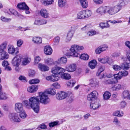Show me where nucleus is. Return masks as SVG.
Segmentation results:
<instances>
[{
  "label": "nucleus",
  "instance_id": "obj_1",
  "mask_svg": "<svg viewBox=\"0 0 130 130\" xmlns=\"http://www.w3.org/2000/svg\"><path fill=\"white\" fill-rule=\"evenodd\" d=\"M50 101L48 95L46 91L39 93L38 96H33L30 98L28 100L23 101L26 107L28 109L31 108L34 112L38 113L39 111V103L46 105L48 104Z\"/></svg>",
  "mask_w": 130,
  "mask_h": 130
},
{
  "label": "nucleus",
  "instance_id": "obj_2",
  "mask_svg": "<svg viewBox=\"0 0 130 130\" xmlns=\"http://www.w3.org/2000/svg\"><path fill=\"white\" fill-rule=\"evenodd\" d=\"M121 8V6L119 5L112 7L105 6L106 14L110 15H114L119 11Z\"/></svg>",
  "mask_w": 130,
  "mask_h": 130
},
{
  "label": "nucleus",
  "instance_id": "obj_3",
  "mask_svg": "<svg viewBox=\"0 0 130 130\" xmlns=\"http://www.w3.org/2000/svg\"><path fill=\"white\" fill-rule=\"evenodd\" d=\"M84 47L83 46H79L76 44L72 45L70 50L71 53L70 55L75 57H77L80 56L79 51L83 50Z\"/></svg>",
  "mask_w": 130,
  "mask_h": 130
},
{
  "label": "nucleus",
  "instance_id": "obj_4",
  "mask_svg": "<svg viewBox=\"0 0 130 130\" xmlns=\"http://www.w3.org/2000/svg\"><path fill=\"white\" fill-rule=\"evenodd\" d=\"M9 117L10 120L13 122L19 123L21 121L19 115L17 113H10L9 115Z\"/></svg>",
  "mask_w": 130,
  "mask_h": 130
},
{
  "label": "nucleus",
  "instance_id": "obj_5",
  "mask_svg": "<svg viewBox=\"0 0 130 130\" xmlns=\"http://www.w3.org/2000/svg\"><path fill=\"white\" fill-rule=\"evenodd\" d=\"M22 55L19 54L14 57L13 59L12 63L14 66H19L21 63L22 59Z\"/></svg>",
  "mask_w": 130,
  "mask_h": 130
},
{
  "label": "nucleus",
  "instance_id": "obj_6",
  "mask_svg": "<svg viewBox=\"0 0 130 130\" xmlns=\"http://www.w3.org/2000/svg\"><path fill=\"white\" fill-rule=\"evenodd\" d=\"M98 93L96 91H93L87 96V100L90 101H93L97 99Z\"/></svg>",
  "mask_w": 130,
  "mask_h": 130
},
{
  "label": "nucleus",
  "instance_id": "obj_7",
  "mask_svg": "<svg viewBox=\"0 0 130 130\" xmlns=\"http://www.w3.org/2000/svg\"><path fill=\"white\" fill-rule=\"evenodd\" d=\"M68 94L66 92L61 91L57 93L56 95V98L58 100H63L67 96Z\"/></svg>",
  "mask_w": 130,
  "mask_h": 130
},
{
  "label": "nucleus",
  "instance_id": "obj_8",
  "mask_svg": "<svg viewBox=\"0 0 130 130\" xmlns=\"http://www.w3.org/2000/svg\"><path fill=\"white\" fill-rule=\"evenodd\" d=\"M76 65L74 63L69 64L66 67V71L69 72H73L76 70Z\"/></svg>",
  "mask_w": 130,
  "mask_h": 130
},
{
  "label": "nucleus",
  "instance_id": "obj_9",
  "mask_svg": "<svg viewBox=\"0 0 130 130\" xmlns=\"http://www.w3.org/2000/svg\"><path fill=\"white\" fill-rule=\"evenodd\" d=\"M108 49V46L104 44L99 47L95 50V52L97 54H100L101 52L105 51Z\"/></svg>",
  "mask_w": 130,
  "mask_h": 130
},
{
  "label": "nucleus",
  "instance_id": "obj_10",
  "mask_svg": "<svg viewBox=\"0 0 130 130\" xmlns=\"http://www.w3.org/2000/svg\"><path fill=\"white\" fill-rule=\"evenodd\" d=\"M14 109L17 113H18L23 110V106L22 104L20 102L15 103L14 105Z\"/></svg>",
  "mask_w": 130,
  "mask_h": 130
},
{
  "label": "nucleus",
  "instance_id": "obj_11",
  "mask_svg": "<svg viewBox=\"0 0 130 130\" xmlns=\"http://www.w3.org/2000/svg\"><path fill=\"white\" fill-rule=\"evenodd\" d=\"M39 14L42 17L47 18L49 16V13L48 10L45 8H42L40 10Z\"/></svg>",
  "mask_w": 130,
  "mask_h": 130
},
{
  "label": "nucleus",
  "instance_id": "obj_12",
  "mask_svg": "<svg viewBox=\"0 0 130 130\" xmlns=\"http://www.w3.org/2000/svg\"><path fill=\"white\" fill-rule=\"evenodd\" d=\"M91 102L90 105V108L91 109L95 110L100 106L99 103L100 101L98 100Z\"/></svg>",
  "mask_w": 130,
  "mask_h": 130
},
{
  "label": "nucleus",
  "instance_id": "obj_13",
  "mask_svg": "<svg viewBox=\"0 0 130 130\" xmlns=\"http://www.w3.org/2000/svg\"><path fill=\"white\" fill-rule=\"evenodd\" d=\"M96 12L101 15L106 14L105 6H101L98 8L96 10Z\"/></svg>",
  "mask_w": 130,
  "mask_h": 130
},
{
  "label": "nucleus",
  "instance_id": "obj_14",
  "mask_svg": "<svg viewBox=\"0 0 130 130\" xmlns=\"http://www.w3.org/2000/svg\"><path fill=\"white\" fill-rule=\"evenodd\" d=\"M110 58L109 57L106 56L102 58H99L98 60L101 63L103 64L107 63L110 64Z\"/></svg>",
  "mask_w": 130,
  "mask_h": 130
},
{
  "label": "nucleus",
  "instance_id": "obj_15",
  "mask_svg": "<svg viewBox=\"0 0 130 130\" xmlns=\"http://www.w3.org/2000/svg\"><path fill=\"white\" fill-rule=\"evenodd\" d=\"M38 67L40 70L42 72L47 71L49 70V68L48 66L41 63H40L38 64Z\"/></svg>",
  "mask_w": 130,
  "mask_h": 130
},
{
  "label": "nucleus",
  "instance_id": "obj_16",
  "mask_svg": "<svg viewBox=\"0 0 130 130\" xmlns=\"http://www.w3.org/2000/svg\"><path fill=\"white\" fill-rule=\"evenodd\" d=\"M60 78L59 76L56 75H53L47 76L46 79L47 80H50L53 82L56 81L58 80Z\"/></svg>",
  "mask_w": 130,
  "mask_h": 130
},
{
  "label": "nucleus",
  "instance_id": "obj_17",
  "mask_svg": "<svg viewBox=\"0 0 130 130\" xmlns=\"http://www.w3.org/2000/svg\"><path fill=\"white\" fill-rule=\"evenodd\" d=\"M9 57V55L6 51L0 52V60L7 59Z\"/></svg>",
  "mask_w": 130,
  "mask_h": 130
},
{
  "label": "nucleus",
  "instance_id": "obj_18",
  "mask_svg": "<svg viewBox=\"0 0 130 130\" xmlns=\"http://www.w3.org/2000/svg\"><path fill=\"white\" fill-rule=\"evenodd\" d=\"M44 53L46 55H51L52 53V49L51 47L49 45L45 46L44 48Z\"/></svg>",
  "mask_w": 130,
  "mask_h": 130
},
{
  "label": "nucleus",
  "instance_id": "obj_19",
  "mask_svg": "<svg viewBox=\"0 0 130 130\" xmlns=\"http://www.w3.org/2000/svg\"><path fill=\"white\" fill-rule=\"evenodd\" d=\"M38 89V86L37 85H34L30 86L28 87L27 90L30 93H33L36 92Z\"/></svg>",
  "mask_w": 130,
  "mask_h": 130
},
{
  "label": "nucleus",
  "instance_id": "obj_20",
  "mask_svg": "<svg viewBox=\"0 0 130 130\" xmlns=\"http://www.w3.org/2000/svg\"><path fill=\"white\" fill-rule=\"evenodd\" d=\"M7 48L8 52L9 54H14L15 51V48L13 45H8Z\"/></svg>",
  "mask_w": 130,
  "mask_h": 130
},
{
  "label": "nucleus",
  "instance_id": "obj_21",
  "mask_svg": "<svg viewBox=\"0 0 130 130\" xmlns=\"http://www.w3.org/2000/svg\"><path fill=\"white\" fill-rule=\"evenodd\" d=\"M17 7L19 9L22 10L29 9V8L25 2L20 3H19L17 5Z\"/></svg>",
  "mask_w": 130,
  "mask_h": 130
},
{
  "label": "nucleus",
  "instance_id": "obj_22",
  "mask_svg": "<svg viewBox=\"0 0 130 130\" xmlns=\"http://www.w3.org/2000/svg\"><path fill=\"white\" fill-rule=\"evenodd\" d=\"M22 64L23 66H25L27 64L30 62L31 60V59L29 58L28 57H26L24 58H22Z\"/></svg>",
  "mask_w": 130,
  "mask_h": 130
},
{
  "label": "nucleus",
  "instance_id": "obj_23",
  "mask_svg": "<svg viewBox=\"0 0 130 130\" xmlns=\"http://www.w3.org/2000/svg\"><path fill=\"white\" fill-rule=\"evenodd\" d=\"M74 34L73 31H70L68 32L65 41L66 42H68L71 40Z\"/></svg>",
  "mask_w": 130,
  "mask_h": 130
},
{
  "label": "nucleus",
  "instance_id": "obj_24",
  "mask_svg": "<svg viewBox=\"0 0 130 130\" xmlns=\"http://www.w3.org/2000/svg\"><path fill=\"white\" fill-rule=\"evenodd\" d=\"M77 18L79 19L86 18L84 10H82L79 12L77 14Z\"/></svg>",
  "mask_w": 130,
  "mask_h": 130
},
{
  "label": "nucleus",
  "instance_id": "obj_25",
  "mask_svg": "<svg viewBox=\"0 0 130 130\" xmlns=\"http://www.w3.org/2000/svg\"><path fill=\"white\" fill-rule=\"evenodd\" d=\"M47 23V21L44 20H36L34 23V25H40L45 24Z\"/></svg>",
  "mask_w": 130,
  "mask_h": 130
},
{
  "label": "nucleus",
  "instance_id": "obj_26",
  "mask_svg": "<svg viewBox=\"0 0 130 130\" xmlns=\"http://www.w3.org/2000/svg\"><path fill=\"white\" fill-rule=\"evenodd\" d=\"M97 62L95 60H93L89 62V66L91 69H93L95 68Z\"/></svg>",
  "mask_w": 130,
  "mask_h": 130
},
{
  "label": "nucleus",
  "instance_id": "obj_27",
  "mask_svg": "<svg viewBox=\"0 0 130 130\" xmlns=\"http://www.w3.org/2000/svg\"><path fill=\"white\" fill-rule=\"evenodd\" d=\"M7 42L4 41L0 45V52L5 51L6 48Z\"/></svg>",
  "mask_w": 130,
  "mask_h": 130
},
{
  "label": "nucleus",
  "instance_id": "obj_28",
  "mask_svg": "<svg viewBox=\"0 0 130 130\" xmlns=\"http://www.w3.org/2000/svg\"><path fill=\"white\" fill-rule=\"evenodd\" d=\"M32 40L34 43L38 44H41L42 42V38L39 37H34Z\"/></svg>",
  "mask_w": 130,
  "mask_h": 130
},
{
  "label": "nucleus",
  "instance_id": "obj_29",
  "mask_svg": "<svg viewBox=\"0 0 130 130\" xmlns=\"http://www.w3.org/2000/svg\"><path fill=\"white\" fill-rule=\"evenodd\" d=\"M124 115V113L122 111L117 110L114 111L112 114L114 116L121 117H122Z\"/></svg>",
  "mask_w": 130,
  "mask_h": 130
},
{
  "label": "nucleus",
  "instance_id": "obj_30",
  "mask_svg": "<svg viewBox=\"0 0 130 130\" xmlns=\"http://www.w3.org/2000/svg\"><path fill=\"white\" fill-rule=\"evenodd\" d=\"M54 0H41L42 4L45 6L48 5L53 4Z\"/></svg>",
  "mask_w": 130,
  "mask_h": 130
},
{
  "label": "nucleus",
  "instance_id": "obj_31",
  "mask_svg": "<svg viewBox=\"0 0 130 130\" xmlns=\"http://www.w3.org/2000/svg\"><path fill=\"white\" fill-rule=\"evenodd\" d=\"M44 62L49 66L51 65L54 63L53 60L51 58L45 59H44Z\"/></svg>",
  "mask_w": 130,
  "mask_h": 130
},
{
  "label": "nucleus",
  "instance_id": "obj_32",
  "mask_svg": "<svg viewBox=\"0 0 130 130\" xmlns=\"http://www.w3.org/2000/svg\"><path fill=\"white\" fill-rule=\"evenodd\" d=\"M61 77L65 79L68 80L71 78V76L69 74L67 73H63L61 75Z\"/></svg>",
  "mask_w": 130,
  "mask_h": 130
},
{
  "label": "nucleus",
  "instance_id": "obj_33",
  "mask_svg": "<svg viewBox=\"0 0 130 130\" xmlns=\"http://www.w3.org/2000/svg\"><path fill=\"white\" fill-rule=\"evenodd\" d=\"M122 71H120L118 73L114 75V78L117 80L121 79L123 77Z\"/></svg>",
  "mask_w": 130,
  "mask_h": 130
},
{
  "label": "nucleus",
  "instance_id": "obj_34",
  "mask_svg": "<svg viewBox=\"0 0 130 130\" xmlns=\"http://www.w3.org/2000/svg\"><path fill=\"white\" fill-rule=\"evenodd\" d=\"M59 68V67H55L52 68L51 70L52 72L54 74V75H56V76H59V75H58Z\"/></svg>",
  "mask_w": 130,
  "mask_h": 130
},
{
  "label": "nucleus",
  "instance_id": "obj_35",
  "mask_svg": "<svg viewBox=\"0 0 130 130\" xmlns=\"http://www.w3.org/2000/svg\"><path fill=\"white\" fill-rule=\"evenodd\" d=\"M111 95V94L110 92L107 91H106L103 94V99L105 100H108Z\"/></svg>",
  "mask_w": 130,
  "mask_h": 130
},
{
  "label": "nucleus",
  "instance_id": "obj_36",
  "mask_svg": "<svg viewBox=\"0 0 130 130\" xmlns=\"http://www.w3.org/2000/svg\"><path fill=\"white\" fill-rule=\"evenodd\" d=\"M58 6L62 7L65 6L66 4V0H58Z\"/></svg>",
  "mask_w": 130,
  "mask_h": 130
},
{
  "label": "nucleus",
  "instance_id": "obj_37",
  "mask_svg": "<svg viewBox=\"0 0 130 130\" xmlns=\"http://www.w3.org/2000/svg\"><path fill=\"white\" fill-rule=\"evenodd\" d=\"M129 92L127 90L124 91L122 93V96L124 99H129Z\"/></svg>",
  "mask_w": 130,
  "mask_h": 130
},
{
  "label": "nucleus",
  "instance_id": "obj_38",
  "mask_svg": "<svg viewBox=\"0 0 130 130\" xmlns=\"http://www.w3.org/2000/svg\"><path fill=\"white\" fill-rule=\"evenodd\" d=\"M123 66L122 65L119 66L117 64H115L112 66L113 69L115 71H118L122 69Z\"/></svg>",
  "mask_w": 130,
  "mask_h": 130
},
{
  "label": "nucleus",
  "instance_id": "obj_39",
  "mask_svg": "<svg viewBox=\"0 0 130 130\" xmlns=\"http://www.w3.org/2000/svg\"><path fill=\"white\" fill-rule=\"evenodd\" d=\"M18 113H20L19 116L21 118L25 119L27 117V115L24 109Z\"/></svg>",
  "mask_w": 130,
  "mask_h": 130
},
{
  "label": "nucleus",
  "instance_id": "obj_40",
  "mask_svg": "<svg viewBox=\"0 0 130 130\" xmlns=\"http://www.w3.org/2000/svg\"><path fill=\"white\" fill-rule=\"evenodd\" d=\"M100 27L102 29L109 27L110 26L108 23H107L101 22L99 24Z\"/></svg>",
  "mask_w": 130,
  "mask_h": 130
},
{
  "label": "nucleus",
  "instance_id": "obj_41",
  "mask_svg": "<svg viewBox=\"0 0 130 130\" xmlns=\"http://www.w3.org/2000/svg\"><path fill=\"white\" fill-rule=\"evenodd\" d=\"M122 65L123 66L122 68L123 70H127L130 68V63L124 62L122 64Z\"/></svg>",
  "mask_w": 130,
  "mask_h": 130
},
{
  "label": "nucleus",
  "instance_id": "obj_42",
  "mask_svg": "<svg viewBox=\"0 0 130 130\" xmlns=\"http://www.w3.org/2000/svg\"><path fill=\"white\" fill-rule=\"evenodd\" d=\"M8 98V96L6 94L3 92H0V100H6Z\"/></svg>",
  "mask_w": 130,
  "mask_h": 130
},
{
  "label": "nucleus",
  "instance_id": "obj_43",
  "mask_svg": "<svg viewBox=\"0 0 130 130\" xmlns=\"http://www.w3.org/2000/svg\"><path fill=\"white\" fill-rule=\"evenodd\" d=\"M113 123L116 126H120L121 123L118 120V118L116 117H115L113 120Z\"/></svg>",
  "mask_w": 130,
  "mask_h": 130
},
{
  "label": "nucleus",
  "instance_id": "obj_44",
  "mask_svg": "<svg viewBox=\"0 0 130 130\" xmlns=\"http://www.w3.org/2000/svg\"><path fill=\"white\" fill-rule=\"evenodd\" d=\"M76 83L75 82L72 80L69 81L67 83V85L68 87H73Z\"/></svg>",
  "mask_w": 130,
  "mask_h": 130
},
{
  "label": "nucleus",
  "instance_id": "obj_45",
  "mask_svg": "<svg viewBox=\"0 0 130 130\" xmlns=\"http://www.w3.org/2000/svg\"><path fill=\"white\" fill-rule=\"evenodd\" d=\"M89 57V56L87 54H84L81 55L80 56V58L84 60H88Z\"/></svg>",
  "mask_w": 130,
  "mask_h": 130
},
{
  "label": "nucleus",
  "instance_id": "obj_46",
  "mask_svg": "<svg viewBox=\"0 0 130 130\" xmlns=\"http://www.w3.org/2000/svg\"><path fill=\"white\" fill-rule=\"evenodd\" d=\"M40 82L39 79H34L29 80V83L31 84H34L39 83Z\"/></svg>",
  "mask_w": 130,
  "mask_h": 130
},
{
  "label": "nucleus",
  "instance_id": "obj_47",
  "mask_svg": "<svg viewBox=\"0 0 130 130\" xmlns=\"http://www.w3.org/2000/svg\"><path fill=\"white\" fill-rule=\"evenodd\" d=\"M121 88V86L120 84H117L115 85L112 88V89L113 91H118Z\"/></svg>",
  "mask_w": 130,
  "mask_h": 130
},
{
  "label": "nucleus",
  "instance_id": "obj_48",
  "mask_svg": "<svg viewBox=\"0 0 130 130\" xmlns=\"http://www.w3.org/2000/svg\"><path fill=\"white\" fill-rule=\"evenodd\" d=\"M103 83L105 84H113L116 83L113 79L106 80L103 81Z\"/></svg>",
  "mask_w": 130,
  "mask_h": 130
},
{
  "label": "nucleus",
  "instance_id": "obj_49",
  "mask_svg": "<svg viewBox=\"0 0 130 130\" xmlns=\"http://www.w3.org/2000/svg\"><path fill=\"white\" fill-rule=\"evenodd\" d=\"M127 105V103L125 101L121 102L119 105V106L121 109H123Z\"/></svg>",
  "mask_w": 130,
  "mask_h": 130
},
{
  "label": "nucleus",
  "instance_id": "obj_50",
  "mask_svg": "<svg viewBox=\"0 0 130 130\" xmlns=\"http://www.w3.org/2000/svg\"><path fill=\"white\" fill-rule=\"evenodd\" d=\"M86 18H87L91 16L92 14L91 11L89 10H84Z\"/></svg>",
  "mask_w": 130,
  "mask_h": 130
},
{
  "label": "nucleus",
  "instance_id": "obj_51",
  "mask_svg": "<svg viewBox=\"0 0 130 130\" xmlns=\"http://www.w3.org/2000/svg\"><path fill=\"white\" fill-rule=\"evenodd\" d=\"M35 72L34 70H30L28 71V75L29 77H32L35 76Z\"/></svg>",
  "mask_w": 130,
  "mask_h": 130
},
{
  "label": "nucleus",
  "instance_id": "obj_52",
  "mask_svg": "<svg viewBox=\"0 0 130 130\" xmlns=\"http://www.w3.org/2000/svg\"><path fill=\"white\" fill-rule=\"evenodd\" d=\"M47 94H50L52 95H54L56 93V91L54 89L51 88L50 91H48L47 92Z\"/></svg>",
  "mask_w": 130,
  "mask_h": 130
},
{
  "label": "nucleus",
  "instance_id": "obj_53",
  "mask_svg": "<svg viewBox=\"0 0 130 130\" xmlns=\"http://www.w3.org/2000/svg\"><path fill=\"white\" fill-rule=\"evenodd\" d=\"M104 70V67L103 66H101L99 69L98 70L97 73V75H99Z\"/></svg>",
  "mask_w": 130,
  "mask_h": 130
},
{
  "label": "nucleus",
  "instance_id": "obj_54",
  "mask_svg": "<svg viewBox=\"0 0 130 130\" xmlns=\"http://www.w3.org/2000/svg\"><path fill=\"white\" fill-rule=\"evenodd\" d=\"M58 121H54L50 123L49 125L50 127H52L58 125Z\"/></svg>",
  "mask_w": 130,
  "mask_h": 130
},
{
  "label": "nucleus",
  "instance_id": "obj_55",
  "mask_svg": "<svg viewBox=\"0 0 130 130\" xmlns=\"http://www.w3.org/2000/svg\"><path fill=\"white\" fill-rule=\"evenodd\" d=\"M17 46L19 47H20L23 43V40L21 39L17 40Z\"/></svg>",
  "mask_w": 130,
  "mask_h": 130
},
{
  "label": "nucleus",
  "instance_id": "obj_56",
  "mask_svg": "<svg viewBox=\"0 0 130 130\" xmlns=\"http://www.w3.org/2000/svg\"><path fill=\"white\" fill-rule=\"evenodd\" d=\"M80 4L82 7L84 8H86L88 6V2L86 0L82 3Z\"/></svg>",
  "mask_w": 130,
  "mask_h": 130
},
{
  "label": "nucleus",
  "instance_id": "obj_57",
  "mask_svg": "<svg viewBox=\"0 0 130 130\" xmlns=\"http://www.w3.org/2000/svg\"><path fill=\"white\" fill-rule=\"evenodd\" d=\"M41 58L39 56H36L34 58L35 63V64H38L41 60Z\"/></svg>",
  "mask_w": 130,
  "mask_h": 130
},
{
  "label": "nucleus",
  "instance_id": "obj_58",
  "mask_svg": "<svg viewBox=\"0 0 130 130\" xmlns=\"http://www.w3.org/2000/svg\"><path fill=\"white\" fill-rule=\"evenodd\" d=\"M59 61H60L61 63H65L67 61V59L66 57H62L60 60H58Z\"/></svg>",
  "mask_w": 130,
  "mask_h": 130
},
{
  "label": "nucleus",
  "instance_id": "obj_59",
  "mask_svg": "<svg viewBox=\"0 0 130 130\" xmlns=\"http://www.w3.org/2000/svg\"><path fill=\"white\" fill-rule=\"evenodd\" d=\"M96 31L94 30L89 31L87 33V35L89 36H92L96 34Z\"/></svg>",
  "mask_w": 130,
  "mask_h": 130
},
{
  "label": "nucleus",
  "instance_id": "obj_60",
  "mask_svg": "<svg viewBox=\"0 0 130 130\" xmlns=\"http://www.w3.org/2000/svg\"><path fill=\"white\" fill-rule=\"evenodd\" d=\"M91 26V25L90 24H88L86 25L84 27L82 28H81L82 30L83 31H85L87 29L89 28H90Z\"/></svg>",
  "mask_w": 130,
  "mask_h": 130
},
{
  "label": "nucleus",
  "instance_id": "obj_61",
  "mask_svg": "<svg viewBox=\"0 0 130 130\" xmlns=\"http://www.w3.org/2000/svg\"><path fill=\"white\" fill-rule=\"evenodd\" d=\"M66 71V69H64L60 67H59L58 70V75L61 74H62V73H64Z\"/></svg>",
  "mask_w": 130,
  "mask_h": 130
},
{
  "label": "nucleus",
  "instance_id": "obj_62",
  "mask_svg": "<svg viewBox=\"0 0 130 130\" xmlns=\"http://www.w3.org/2000/svg\"><path fill=\"white\" fill-rule=\"evenodd\" d=\"M1 20L3 22H8L11 21V19L10 18H7L3 16H2L1 17Z\"/></svg>",
  "mask_w": 130,
  "mask_h": 130
},
{
  "label": "nucleus",
  "instance_id": "obj_63",
  "mask_svg": "<svg viewBox=\"0 0 130 130\" xmlns=\"http://www.w3.org/2000/svg\"><path fill=\"white\" fill-rule=\"evenodd\" d=\"M19 79L24 82H27L26 78L24 76L22 75L20 76L19 78Z\"/></svg>",
  "mask_w": 130,
  "mask_h": 130
},
{
  "label": "nucleus",
  "instance_id": "obj_64",
  "mask_svg": "<svg viewBox=\"0 0 130 130\" xmlns=\"http://www.w3.org/2000/svg\"><path fill=\"white\" fill-rule=\"evenodd\" d=\"M53 86L55 88L59 89L60 88V86L57 83H55L52 84Z\"/></svg>",
  "mask_w": 130,
  "mask_h": 130
}]
</instances>
